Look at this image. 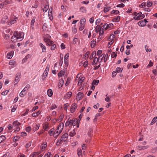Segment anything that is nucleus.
<instances>
[{
    "instance_id": "nucleus-1",
    "label": "nucleus",
    "mask_w": 157,
    "mask_h": 157,
    "mask_svg": "<svg viewBox=\"0 0 157 157\" xmlns=\"http://www.w3.org/2000/svg\"><path fill=\"white\" fill-rule=\"evenodd\" d=\"M78 124V121L77 119H75L71 120H68L65 123V126H71L72 125L74 126Z\"/></svg>"
},
{
    "instance_id": "nucleus-2",
    "label": "nucleus",
    "mask_w": 157,
    "mask_h": 157,
    "mask_svg": "<svg viewBox=\"0 0 157 157\" xmlns=\"http://www.w3.org/2000/svg\"><path fill=\"white\" fill-rule=\"evenodd\" d=\"M64 124L63 123H60L57 127L56 129L55 132V136L57 137L61 132L63 128Z\"/></svg>"
},
{
    "instance_id": "nucleus-3",
    "label": "nucleus",
    "mask_w": 157,
    "mask_h": 157,
    "mask_svg": "<svg viewBox=\"0 0 157 157\" xmlns=\"http://www.w3.org/2000/svg\"><path fill=\"white\" fill-rule=\"evenodd\" d=\"M135 16L133 17V19L135 20H139L144 18L145 16L144 14H143L141 12L138 13H135Z\"/></svg>"
},
{
    "instance_id": "nucleus-4",
    "label": "nucleus",
    "mask_w": 157,
    "mask_h": 157,
    "mask_svg": "<svg viewBox=\"0 0 157 157\" xmlns=\"http://www.w3.org/2000/svg\"><path fill=\"white\" fill-rule=\"evenodd\" d=\"M81 76V74H78L75 78L76 80L78 81V86H80L82 85L85 79V78L83 77L80 78Z\"/></svg>"
},
{
    "instance_id": "nucleus-5",
    "label": "nucleus",
    "mask_w": 157,
    "mask_h": 157,
    "mask_svg": "<svg viewBox=\"0 0 157 157\" xmlns=\"http://www.w3.org/2000/svg\"><path fill=\"white\" fill-rule=\"evenodd\" d=\"M17 32H15L14 33L13 35L12 36L11 38V40L13 42H16L17 41H19L21 40V38L20 37H16V36H17Z\"/></svg>"
},
{
    "instance_id": "nucleus-6",
    "label": "nucleus",
    "mask_w": 157,
    "mask_h": 157,
    "mask_svg": "<svg viewBox=\"0 0 157 157\" xmlns=\"http://www.w3.org/2000/svg\"><path fill=\"white\" fill-rule=\"evenodd\" d=\"M21 74L20 73H17L16 74L15 79L14 82V85H16L18 83L21 78Z\"/></svg>"
},
{
    "instance_id": "nucleus-7",
    "label": "nucleus",
    "mask_w": 157,
    "mask_h": 157,
    "mask_svg": "<svg viewBox=\"0 0 157 157\" xmlns=\"http://www.w3.org/2000/svg\"><path fill=\"white\" fill-rule=\"evenodd\" d=\"M148 21H147L146 19H144V20H142L139 21L138 23V25L141 27H144L145 26L147 22Z\"/></svg>"
},
{
    "instance_id": "nucleus-8",
    "label": "nucleus",
    "mask_w": 157,
    "mask_h": 157,
    "mask_svg": "<svg viewBox=\"0 0 157 157\" xmlns=\"http://www.w3.org/2000/svg\"><path fill=\"white\" fill-rule=\"evenodd\" d=\"M42 155L39 154L37 152H34L31 154L29 157H42Z\"/></svg>"
},
{
    "instance_id": "nucleus-9",
    "label": "nucleus",
    "mask_w": 157,
    "mask_h": 157,
    "mask_svg": "<svg viewBox=\"0 0 157 157\" xmlns=\"http://www.w3.org/2000/svg\"><path fill=\"white\" fill-rule=\"evenodd\" d=\"M77 108V106L76 104L73 103L71 107V111L72 113H73L75 112L76 109Z\"/></svg>"
},
{
    "instance_id": "nucleus-10",
    "label": "nucleus",
    "mask_w": 157,
    "mask_h": 157,
    "mask_svg": "<svg viewBox=\"0 0 157 157\" xmlns=\"http://www.w3.org/2000/svg\"><path fill=\"white\" fill-rule=\"evenodd\" d=\"M104 34L103 28H102L101 30H100L99 33V36L98 38L99 40H100L103 38V36Z\"/></svg>"
},
{
    "instance_id": "nucleus-11",
    "label": "nucleus",
    "mask_w": 157,
    "mask_h": 157,
    "mask_svg": "<svg viewBox=\"0 0 157 157\" xmlns=\"http://www.w3.org/2000/svg\"><path fill=\"white\" fill-rule=\"evenodd\" d=\"M149 146L148 145H146L144 146H138L137 147V148L139 150H142L148 148Z\"/></svg>"
},
{
    "instance_id": "nucleus-12",
    "label": "nucleus",
    "mask_w": 157,
    "mask_h": 157,
    "mask_svg": "<svg viewBox=\"0 0 157 157\" xmlns=\"http://www.w3.org/2000/svg\"><path fill=\"white\" fill-rule=\"evenodd\" d=\"M39 46L42 50V52H45L46 50V46L41 43H40L39 44Z\"/></svg>"
},
{
    "instance_id": "nucleus-13",
    "label": "nucleus",
    "mask_w": 157,
    "mask_h": 157,
    "mask_svg": "<svg viewBox=\"0 0 157 157\" xmlns=\"http://www.w3.org/2000/svg\"><path fill=\"white\" fill-rule=\"evenodd\" d=\"M83 96V94L81 92H79L77 94L76 99L79 100H81Z\"/></svg>"
},
{
    "instance_id": "nucleus-14",
    "label": "nucleus",
    "mask_w": 157,
    "mask_h": 157,
    "mask_svg": "<svg viewBox=\"0 0 157 157\" xmlns=\"http://www.w3.org/2000/svg\"><path fill=\"white\" fill-rule=\"evenodd\" d=\"M9 64L10 65L13 66V67H14L17 65L16 62L13 59L10 60Z\"/></svg>"
},
{
    "instance_id": "nucleus-15",
    "label": "nucleus",
    "mask_w": 157,
    "mask_h": 157,
    "mask_svg": "<svg viewBox=\"0 0 157 157\" xmlns=\"http://www.w3.org/2000/svg\"><path fill=\"white\" fill-rule=\"evenodd\" d=\"M44 40L45 42H48L51 38V36L48 35H44L43 36Z\"/></svg>"
},
{
    "instance_id": "nucleus-16",
    "label": "nucleus",
    "mask_w": 157,
    "mask_h": 157,
    "mask_svg": "<svg viewBox=\"0 0 157 157\" xmlns=\"http://www.w3.org/2000/svg\"><path fill=\"white\" fill-rule=\"evenodd\" d=\"M14 52L13 51H12L10 52H9L7 55V57L8 59H11L13 56Z\"/></svg>"
},
{
    "instance_id": "nucleus-17",
    "label": "nucleus",
    "mask_w": 157,
    "mask_h": 157,
    "mask_svg": "<svg viewBox=\"0 0 157 157\" xmlns=\"http://www.w3.org/2000/svg\"><path fill=\"white\" fill-rule=\"evenodd\" d=\"M24 35V33L23 32H17V36H16V37L21 38V40H22L23 38Z\"/></svg>"
},
{
    "instance_id": "nucleus-18",
    "label": "nucleus",
    "mask_w": 157,
    "mask_h": 157,
    "mask_svg": "<svg viewBox=\"0 0 157 157\" xmlns=\"http://www.w3.org/2000/svg\"><path fill=\"white\" fill-rule=\"evenodd\" d=\"M72 95V92L71 91H69L67 93L66 95L64 96V97L65 99H69L71 96Z\"/></svg>"
},
{
    "instance_id": "nucleus-19",
    "label": "nucleus",
    "mask_w": 157,
    "mask_h": 157,
    "mask_svg": "<svg viewBox=\"0 0 157 157\" xmlns=\"http://www.w3.org/2000/svg\"><path fill=\"white\" fill-rule=\"evenodd\" d=\"M64 83V80L63 79H61L59 81V88H61L63 86V85Z\"/></svg>"
},
{
    "instance_id": "nucleus-20",
    "label": "nucleus",
    "mask_w": 157,
    "mask_h": 157,
    "mask_svg": "<svg viewBox=\"0 0 157 157\" xmlns=\"http://www.w3.org/2000/svg\"><path fill=\"white\" fill-rule=\"evenodd\" d=\"M48 133L49 134L50 136H53L55 138L56 137L55 136V132L54 131V129H53L52 128L48 132Z\"/></svg>"
},
{
    "instance_id": "nucleus-21",
    "label": "nucleus",
    "mask_w": 157,
    "mask_h": 157,
    "mask_svg": "<svg viewBox=\"0 0 157 157\" xmlns=\"http://www.w3.org/2000/svg\"><path fill=\"white\" fill-rule=\"evenodd\" d=\"M68 136V134L66 133L64 134L61 138H62V139L63 140V141H65L67 140Z\"/></svg>"
},
{
    "instance_id": "nucleus-22",
    "label": "nucleus",
    "mask_w": 157,
    "mask_h": 157,
    "mask_svg": "<svg viewBox=\"0 0 157 157\" xmlns=\"http://www.w3.org/2000/svg\"><path fill=\"white\" fill-rule=\"evenodd\" d=\"M63 56L62 54L60 55V58L59 59V64L60 66H61L63 63Z\"/></svg>"
},
{
    "instance_id": "nucleus-23",
    "label": "nucleus",
    "mask_w": 157,
    "mask_h": 157,
    "mask_svg": "<svg viewBox=\"0 0 157 157\" xmlns=\"http://www.w3.org/2000/svg\"><path fill=\"white\" fill-rule=\"evenodd\" d=\"M41 112L40 110H39L36 113H33L32 116L33 117H36L38 115H40L41 113Z\"/></svg>"
},
{
    "instance_id": "nucleus-24",
    "label": "nucleus",
    "mask_w": 157,
    "mask_h": 157,
    "mask_svg": "<svg viewBox=\"0 0 157 157\" xmlns=\"http://www.w3.org/2000/svg\"><path fill=\"white\" fill-rule=\"evenodd\" d=\"M120 17L118 16L112 19V21L114 22H119L120 20Z\"/></svg>"
},
{
    "instance_id": "nucleus-25",
    "label": "nucleus",
    "mask_w": 157,
    "mask_h": 157,
    "mask_svg": "<svg viewBox=\"0 0 157 157\" xmlns=\"http://www.w3.org/2000/svg\"><path fill=\"white\" fill-rule=\"evenodd\" d=\"M102 27H100L99 25H97L95 28V32L96 33H99L100 32V30H101Z\"/></svg>"
},
{
    "instance_id": "nucleus-26",
    "label": "nucleus",
    "mask_w": 157,
    "mask_h": 157,
    "mask_svg": "<svg viewBox=\"0 0 157 157\" xmlns=\"http://www.w3.org/2000/svg\"><path fill=\"white\" fill-rule=\"evenodd\" d=\"M63 141H63L62 139V138L59 139H58L57 140V141L56 142V144L57 146H59Z\"/></svg>"
},
{
    "instance_id": "nucleus-27",
    "label": "nucleus",
    "mask_w": 157,
    "mask_h": 157,
    "mask_svg": "<svg viewBox=\"0 0 157 157\" xmlns=\"http://www.w3.org/2000/svg\"><path fill=\"white\" fill-rule=\"evenodd\" d=\"M8 17L7 16H5L2 19V22L3 23L6 22L8 21Z\"/></svg>"
},
{
    "instance_id": "nucleus-28",
    "label": "nucleus",
    "mask_w": 157,
    "mask_h": 157,
    "mask_svg": "<svg viewBox=\"0 0 157 157\" xmlns=\"http://www.w3.org/2000/svg\"><path fill=\"white\" fill-rule=\"evenodd\" d=\"M47 94L48 96L49 97H51L53 94V92L51 89L48 90L47 91Z\"/></svg>"
},
{
    "instance_id": "nucleus-29",
    "label": "nucleus",
    "mask_w": 157,
    "mask_h": 157,
    "mask_svg": "<svg viewBox=\"0 0 157 157\" xmlns=\"http://www.w3.org/2000/svg\"><path fill=\"white\" fill-rule=\"evenodd\" d=\"M99 61L98 60V58L97 57H95L93 61L92 62V65H94L96 64H97V63Z\"/></svg>"
},
{
    "instance_id": "nucleus-30",
    "label": "nucleus",
    "mask_w": 157,
    "mask_h": 157,
    "mask_svg": "<svg viewBox=\"0 0 157 157\" xmlns=\"http://www.w3.org/2000/svg\"><path fill=\"white\" fill-rule=\"evenodd\" d=\"M21 124V123L18 122L17 121H16L13 123V125L14 126H18Z\"/></svg>"
},
{
    "instance_id": "nucleus-31",
    "label": "nucleus",
    "mask_w": 157,
    "mask_h": 157,
    "mask_svg": "<svg viewBox=\"0 0 157 157\" xmlns=\"http://www.w3.org/2000/svg\"><path fill=\"white\" fill-rule=\"evenodd\" d=\"M17 17H15L13 19L11 20L10 23H9V25H10L15 23L17 21Z\"/></svg>"
},
{
    "instance_id": "nucleus-32",
    "label": "nucleus",
    "mask_w": 157,
    "mask_h": 157,
    "mask_svg": "<svg viewBox=\"0 0 157 157\" xmlns=\"http://www.w3.org/2000/svg\"><path fill=\"white\" fill-rule=\"evenodd\" d=\"M76 134V132L75 130H73L72 131L70 132H69V135L71 137L73 136Z\"/></svg>"
},
{
    "instance_id": "nucleus-33",
    "label": "nucleus",
    "mask_w": 157,
    "mask_h": 157,
    "mask_svg": "<svg viewBox=\"0 0 157 157\" xmlns=\"http://www.w3.org/2000/svg\"><path fill=\"white\" fill-rule=\"evenodd\" d=\"M153 5V3L149 1L148 0L147 2V6L148 7H151Z\"/></svg>"
},
{
    "instance_id": "nucleus-34",
    "label": "nucleus",
    "mask_w": 157,
    "mask_h": 157,
    "mask_svg": "<svg viewBox=\"0 0 157 157\" xmlns=\"http://www.w3.org/2000/svg\"><path fill=\"white\" fill-rule=\"evenodd\" d=\"M49 8V5H44V8L43 9L44 12H45L48 10Z\"/></svg>"
},
{
    "instance_id": "nucleus-35",
    "label": "nucleus",
    "mask_w": 157,
    "mask_h": 157,
    "mask_svg": "<svg viewBox=\"0 0 157 157\" xmlns=\"http://www.w3.org/2000/svg\"><path fill=\"white\" fill-rule=\"evenodd\" d=\"M63 114H61L60 115L58 118L57 120L56 121L58 122H60L63 120Z\"/></svg>"
},
{
    "instance_id": "nucleus-36",
    "label": "nucleus",
    "mask_w": 157,
    "mask_h": 157,
    "mask_svg": "<svg viewBox=\"0 0 157 157\" xmlns=\"http://www.w3.org/2000/svg\"><path fill=\"white\" fill-rule=\"evenodd\" d=\"M45 42L46 43L47 45L48 46H51L53 44V41L51 40L48 41V42Z\"/></svg>"
},
{
    "instance_id": "nucleus-37",
    "label": "nucleus",
    "mask_w": 157,
    "mask_h": 157,
    "mask_svg": "<svg viewBox=\"0 0 157 157\" xmlns=\"http://www.w3.org/2000/svg\"><path fill=\"white\" fill-rule=\"evenodd\" d=\"M6 139V137L4 136H0V143H1Z\"/></svg>"
},
{
    "instance_id": "nucleus-38",
    "label": "nucleus",
    "mask_w": 157,
    "mask_h": 157,
    "mask_svg": "<svg viewBox=\"0 0 157 157\" xmlns=\"http://www.w3.org/2000/svg\"><path fill=\"white\" fill-rule=\"evenodd\" d=\"M111 8L109 7H105L104 9V12L106 13L108 12L110 10Z\"/></svg>"
},
{
    "instance_id": "nucleus-39",
    "label": "nucleus",
    "mask_w": 157,
    "mask_h": 157,
    "mask_svg": "<svg viewBox=\"0 0 157 157\" xmlns=\"http://www.w3.org/2000/svg\"><path fill=\"white\" fill-rule=\"evenodd\" d=\"M157 121V117H154L151 123V125H153Z\"/></svg>"
},
{
    "instance_id": "nucleus-40",
    "label": "nucleus",
    "mask_w": 157,
    "mask_h": 157,
    "mask_svg": "<svg viewBox=\"0 0 157 157\" xmlns=\"http://www.w3.org/2000/svg\"><path fill=\"white\" fill-rule=\"evenodd\" d=\"M40 127V125L39 124H36L35 125L33 128V131H36Z\"/></svg>"
},
{
    "instance_id": "nucleus-41",
    "label": "nucleus",
    "mask_w": 157,
    "mask_h": 157,
    "mask_svg": "<svg viewBox=\"0 0 157 157\" xmlns=\"http://www.w3.org/2000/svg\"><path fill=\"white\" fill-rule=\"evenodd\" d=\"M114 38V35L112 34L110 35V36L109 38V41H113V40Z\"/></svg>"
},
{
    "instance_id": "nucleus-42",
    "label": "nucleus",
    "mask_w": 157,
    "mask_h": 157,
    "mask_svg": "<svg viewBox=\"0 0 157 157\" xmlns=\"http://www.w3.org/2000/svg\"><path fill=\"white\" fill-rule=\"evenodd\" d=\"M99 82V80H94L93 81L92 83V85H97L98 84Z\"/></svg>"
},
{
    "instance_id": "nucleus-43",
    "label": "nucleus",
    "mask_w": 157,
    "mask_h": 157,
    "mask_svg": "<svg viewBox=\"0 0 157 157\" xmlns=\"http://www.w3.org/2000/svg\"><path fill=\"white\" fill-rule=\"evenodd\" d=\"M104 54H102L98 58V60L99 61V62L101 63L102 60L104 58Z\"/></svg>"
},
{
    "instance_id": "nucleus-44",
    "label": "nucleus",
    "mask_w": 157,
    "mask_h": 157,
    "mask_svg": "<svg viewBox=\"0 0 157 157\" xmlns=\"http://www.w3.org/2000/svg\"><path fill=\"white\" fill-rule=\"evenodd\" d=\"M96 41L95 40H92L90 43V45L91 48H94L95 46Z\"/></svg>"
},
{
    "instance_id": "nucleus-45",
    "label": "nucleus",
    "mask_w": 157,
    "mask_h": 157,
    "mask_svg": "<svg viewBox=\"0 0 157 157\" xmlns=\"http://www.w3.org/2000/svg\"><path fill=\"white\" fill-rule=\"evenodd\" d=\"M149 46H147V45H145V49L147 52H150L151 51V48H148Z\"/></svg>"
},
{
    "instance_id": "nucleus-46",
    "label": "nucleus",
    "mask_w": 157,
    "mask_h": 157,
    "mask_svg": "<svg viewBox=\"0 0 157 157\" xmlns=\"http://www.w3.org/2000/svg\"><path fill=\"white\" fill-rule=\"evenodd\" d=\"M146 6V4L145 2H143L139 5V7L141 8H145Z\"/></svg>"
},
{
    "instance_id": "nucleus-47",
    "label": "nucleus",
    "mask_w": 157,
    "mask_h": 157,
    "mask_svg": "<svg viewBox=\"0 0 157 157\" xmlns=\"http://www.w3.org/2000/svg\"><path fill=\"white\" fill-rule=\"evenodd\" d=\"M82 151L81 149H78V154L79 157H82Z\"/></svg>"
},
{
    "instance_id": "nucleus-48",
    "label": "nucleus",
    "mask_w": 157,
    "mask_h": 157,
    "mask_svg": "<svg viewBox=\"0 0 157 157\" xmlns=\"http://www.w3.org/2000/svg\"><path fill=\"white\" fill-rule=\"evenodd\" d=\"M80 10L82 13H86V10L85 7H82L80 8Z\"/></svg>"
},
{
    "instance_id": "nucleus-49",
    "label": "nucleus",
    "mask_w": 157,
    "mask_h": 157,
    "mask_svg": "<svg viewBox=\"0 0 157 157\" xmlns=\"http://www.w3.org/2000/svg\"><path fill=\"white\" fill-rule=\"evenodd\" d=\"M153 63H152L151 62V60H150L149 61V64L146 67L147 68H148L149 67H152L153 65Z\"/></svg>"
},
{
    "instance_id": "nucleus-50",
    "label": "nucleus",
    "mask_w": 157,
    "mask_h": 157,
    "mask_svg": "<svg viewBox=\"0 0 157 157\" xmlns=\"http://www.w3.org/2000/svg\"><path fill=\"white\" fill-rule=\"evenodd\" d=\"M101 27H102V28H103V29H104L105 30H106L109 29L107 24H105L101 26Z\"/></svg>"
},
{
    "instance_id": "nucleus-51",
    "label": "nucleus",
    "mask_w": 157,
    "mask_h": 157,
    "mask_svg": "<svg viewBox=\"0 0 157 157\" xmlns=\"http://www.w3.org/2000/svg\"><path fill=\"white\" fill-rule=\"evenodd\" d=\"M48 73H46V72H44V73L42 77V79L43 80H44L47 76Z\"/></svg>"
},
{
    "instance_id": "nucleus-52",
    "label": "nucleus",
    "mask_w": 157,
    "mask_h": 157,
    "mask_svg": "<svg viewBox=\"0 0 157 157\" xmlns=\"http://www.w3.org/2000/svg\"><path fill=\"white\" fill-rule=\"evenodd\" d=\"M108 54H106L105 55H104L103 59V60L104 62H106L108 59Z\"/></svg>"
},
{
    "instance_id": "nucleus-53",
    "label": "nucleus",
    "mask_w": 157,
    "mask_h": 157,
    "mask_svg": "<svg viewBox=\"0 0 157 157\" xmlns=\"http://www.w3.org/2000/svg\"><path fill=\"white\" fill-rule=\"evenodd\" d=\"M64 74V72L63 71H61L59 72L58 73V76L59 77L62 76Z\"/></svg>"
},
{
    "instance_id": "nucleus-54",
    "label": "nucleus",
    "mask_w": 157,
    "mask_h": 157,
    "mask_svg": "<svg viewBox=\"0 0 157 157\" xmlns=\"http://www.w3.org/2000/svg\"><path fill=\"white\" fill-rule=\"evenodd\" d=\"M29 57L28 56H25L24 58H23L22 61V63H25L27 61V59H28Z\"/></svg>"
},
{
    "instance_id": "nucleus-55",
    "label": "nucleus",
    "mask_w": 157,
    "mask_h": 157,
    "mask_svg": "<svg viewBox=\"0 0 157 157\" xmlns=\"http://www.w3.org/2000/svg\"><path fill=\"white\" fill-rule=\"evenodd\" d=\"M50 66L49 65H48L46 67L45 70L44 72L46 73H48L49 70Z\"/></svg>"
},
{
    "instance_id": "nucleus-56",
    "label": "nucleus",
    "mask_w": 157,
    "mask_h": 157,
    "mask_svg": "<svg viewBox=\"0 0 157 157\" xmlns=\"http://www.w3.org/2000/svg\"><path fill=\"white\" fill-rule=\"evenodd\" d=\"M86 22V19H81L80 21V23L81 25H83L85 24Z\"/></svg>"
},
{
    "instance_id": "nucleus-57",
    "label": "nucleus",
    "mask_w": 157,
    "mask_h": 157,
    "mask_svg": "<svg viewBox=\"0 0 157 157\" xmlns=\"http://www.w3.org/2000/svg\"><path fill=\"white\" fill-rule=\"evenodd\" d=\"M47 144H42L41 146V149L42 151L43 150V149L47 147Z\"/></svg>"
},
{
    "instance_id": "nucleus-58",
    "label": "nucleus",
    "mask_w": 157,
    "mask_h": 157,
    "mask_svg": "<svg viewBox=\"0 0 157 157\" xmlns=\"http://www.w3.org/2000/svg\"><path fill=\"white\" fill-rule=\"evenodd\" d=\"M26 94V93L25 92H23L21 91L19 94V96L23 98L24 96Z\"/></svg>"
},
{
    "instance_id": "nucleus-59",
    "label": "nucleus",
    "mask_w": 157,
    "mask_h": 157,
    "mask_svg": "<svg viewBox=\"0 0 157 157\" xmlns=\"http://www.w3.org/2000/svg\"><path fill=\"white\" fill-rule=\"evenodd\" d=\"M69 57V54L67 53L64 56V61L68 60V58Z\"/></svg>"
},
{
    "instance_id": "nucleus-60",
    "label": "nucleus",
    "mask_w": 157,
    "mask_h": 157,
    "mask_svg": "<svg viewBox=\"0 0 157 157\" xmlns=\"http://www.w3.org/2000/svg\"><path fill=\"white\" fill-rule=\"evenodd\" d=\"M47 24L46 23H44L42 29L44 31H46L47 29Z\"/></svg>"
},
{
    "instance_id": "nucleus-61",
    "label": "nucleus",
    "mask_w": 157,
    "mask_h": 157,
    "mask_svg": "<svg viewBox=\"0 0 157 157\" xmlns=\"http://www.w3.org/2000/svg\"><path fill=\"white\" fill-rule=\"evenodd\" d=\"M96 54V52H94L91 54V56L90 57V59H91L92 58L95 56Z\"/></svg>"
},
{
    "instance_id": "nucleus-62",
    "label": "nucleus",
    "mask_w": 157,
    "mask_h": 157,
    "mask_svg": "<svg viewBox=\"0 0 157 157\" xmlns=\"http://www.w3.org/2000/svg\"><path fill=\"white\" fill-rule=\"evenodd\" d=\"M117 55L116 53H115L114 52H112L111 54V57L112 58H114V57H115L117 56Z\"/></svg>"
},
{
    "instance_id": "nucleus-63",
    "label": "nucleus",
    "mask_w": 157,
    "mask_h": 157,
    "mask_svg": "<svg viewBox=\"0 0 157 157\" xmlns=\"http://www.w3.org/2000/svg\"><path fill=\"white\" fill-rule=\"evenodd\" d=\"M9 90H5L2 93V94L3 95H7V94H8V93L9 92Z\"/></svg>"
},
{
    "instance_id": "nucleus-64",
    "label": "nucleus",
    "mask_w": 157,
    "mask_h": 157,
    "mask_svg": "<svg viewBox=\"0 0 157 157\" xmlns=\"http://www.w3.org/2000/svg\"><path fill=\"white\" fill-rule=\"evenodd\" d=\"M44 157H52V155L50 152H48L47 155H45Z\"/></svg>"
}]
</instances>
